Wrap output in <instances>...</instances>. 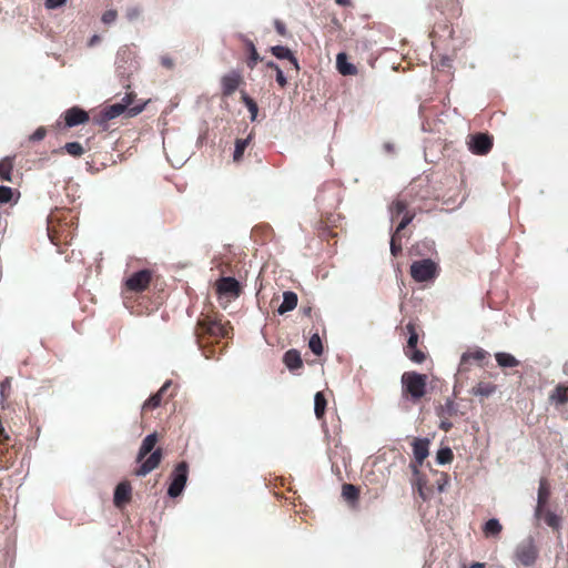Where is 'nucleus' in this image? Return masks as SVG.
<instances>
[{
    "mask_svg": "<svg viewBox=\"0 0 568 568\" xmlns=\"http://www.w3.org/2000/svg\"><path fill=\"white\" fill-rule=\"evenodd\" d=\"M544 514V518H545V523L551 527L552 529H559L560 528V518L552 511L550 510H547V511H542Z\"/></svg>",
    "mask_w": 568,
    "mask_h": 568,
    "instance_id": "nucleus-36",
    "label": "nucleus"
},
{
    "mask_svg": "<svg viewBox=\"0 0 568 568\" xmlns=\"http://www.w3.org/2000/svg\"><path fill=\"white\" fill-rule=\"evenodd\" d=\"M469 568H485V564L483 562H473Z\"/></svg>",
    "mask_w": 568,
    "mask_h": 568,
    "instance_id": "nucleus-56",
    "label": "nucleus"
},
{
    "mask_svg": "<svg viewBox=\"0 0 568 568\" xmlns=\"http://www.w3.org/2000/svg\"><path fill=\"white\" fill-rule=\"evenodd\" d=\"M88 121H89L88 113L80 108L73 106L65 112V125L69 128H73L79 124H83Z\"/></svg>",
    "mask_w": 568,
    "mask_h": 568,
    "instance_id": "nucleus-10",
    "label": "nucleus"
},
{
    "mask_svg": "<svg viewBox=\"0 0 568 568\" xmlns=\"http://www.w3.org/2000/svg\"><path fill=\"white\" fill-rule=\"evenodd\" d=\"M336 67L343 75H353L357 72L356 67L348 62L347 55L344 52L337 54Z\"/></svg>",
    "mask_w": 568,
    "mask_h": 568,
    "instance_id": "nucleus-17",
    "label": "nucleus"
},
{
    "mask_svg": "<svg viewBox=\"0 0 568 568\" xmlns=\"http://www.w3.org/2000/svg\"><path fill=\"white\" fill-rule=\"evenodd\" d=\"M156 442L158 436L155 433L148 435L143 439L139 449L138 462H141L148 454H150L154 449Z\"/></svg>",
    "mask_w": 568,
    "mask_h": 568,
    "instance_id": "nucleus-18",
    "label": "nucleus"
},
{
    "mask_svg": "<svg viewBox=\"0 0 568 568\" xmlns=\"http://www.w3.org/2000/svg\"><path fill=\"white\" fill-rule=\"evenodd\" d=\"M297 295L294 292H284L283 302L277 308L278 314L283 315L287 312L293 311L297 305Z\"/></svg>",
    "mask_w": 568,
    "mask_h": 568,
    "instance_id": "nucleus-15",
    "label": "nucleus"
},
{
    "mask_svg": "<svg viewBox=\"0 0 568 568\" xmlns=\"http://www.w3.org/2000/svg\"><path fill=\"white\" fill-rule=\"evenodd\" d=\"M63 149L65 152L72 156H81L84 153V149L79 142H69L65 143Z\"/></svg>",
    "mask_w": 568,
    "mask_h": 568,
    "instance_id": "nucleus-34",
    "label": "nucleus"
},
{
    "mask_svg": "<svg viewBox=\"0 0 568 568\" xmlns=\"http://www.w3.org/2000/svg\"><path fill=\"white\" fill-rule=\"evenodd\" d=\"M266 67H267V68H270V69H273V70H275V71H276L277 69H280V67H278L275 62H273V61H267V62H266Z\"/></svg>",
    "mask_w": 568,
    "mask_h": 568,
    "instance_id": "nucleus-55",
    "label": "nucleus"
},
{
    "mask_svg": "<svg viewBox=\"0 0 568 568\" xmlns=\"http://www.w3.org/2000/svg\"><path fill=\"white\" fill-rule=\"evenodd\" d=\"M413 219H414V214H409V213L406 212L404 217L402 219V221L397 225V227H396L394 233H396L398 235L399 232L403 231L413 221Z\"/></svg>",
    "mask_w": 568,
    "mask_h": 568,
    "instance_id": "nucleus-42",
    "label": "nucleus"
},
{
    "mask_svg": "<svg viewBox=\"0 0 568 568\" xmlns=\"http://www.w3.org/2000/svg\"><path fill=\"white\" fill-rule=\"evenodd\" d=\"M284 363L288 369H297L303 365L300 352L296 349H290L284 354Z\"/></svg>",
    "mask_w": 568,
    "mask_h": 568,
    "instance_id": "nucleus-19",
    "label": "nucleus"
},
{
    "mask_svg": "<svg viewBox=\"0 0 568 568\" xmlns=\"http://www.w3.org/2000/svg\"><path fill=\"white\" fill-rule=\"evenodd\" d=\"M468 145L474 154L484 155L490 151L493 141L487 134L478 133L470 136Z\"/></svg>",
    "mask_w": 568,
    "mask_h": 568,
    "instance_id": "nucleus-5",
    "label": "nucleus"
},
{
    "mask_svg": "<svg viewBox=\"0 0 568 568\" xmlns=\"http://www.w3.org/2000/svg\"><path fill=\"white\" fill-rule=\"evenodd\" d=\"M429 439L427 438H416L413 442V454L416 463L418 465H423L424 460L427 458L429 454Z\"/></svg>",
    "mask_w": 568,
    "mask_h": 568,
    "instance_id": "nucleus-11",
    "label": "nucleus"
},
{
    "mask_svg": "<svg viewBox=\"0 0 568 568\" xmlns=\"http://www.w3.org/2000/svg\"><path fill=\"white\" fill-rule=\"evenodd\" d=\"M216 290L221 295H229L232 297H239L241 294V287L239 282L234 277H222L216 282Z\"/></svg>",
    "mask_w": 568,
    "mask_h": 568,
    "instance_id": "nucleus-7",
    "label": "nucleus"
},
{
    "mask_svg": "<svg viewBox=\"0 0 568 568\" xmlns=\"http://www.w3.org/2000/svg\"><path fill=\"white\" fill-rule=\"evenodd\" d=\"M550 496V486L546 478L539 480L537 506L535 508V517L539 519L542 516L544 508Z\"/></svg>",
    "mask_w": 568,
    "mask_h": 568,
    "instance_id": "nucleus-8",
    "label": "nucleus"
},
{
    "mask_svg": "<svg viewBox=\"0 0 568 568\" xmlns=\"http://www.w3.org/2000/svg\"><path fill=\"white\" fill-rule=\"evenodd\" d=\"M276 82L282 87L284 88L287 83V80L283 73V71L280 69L276 70Z\"/></svg>",
    "mask_w": 568,
    "mask_h": 568,
    "instance_id": "nucleus-49",
    "label": "nucleus"
},
{
    "mask_svg": "<svg viewBox=\"0 0 568 568\" xmlns=\"http://www.w3.org/2000/svg\"><path fill=\"white\" fill-rule=\"evenodd\" d=\"M242 101L244 102L245 106L247 108L251 114V121H255L258 113L256 102L252 98H250L245 92H242Z\"/></svg>",
    "mask_w": 568,
    "mask_h": 568,
    "instance_id": "nucleus-29",
    "label": "nucleus"
},
{
    "mask_svg": "<svg viewBox=\"0 0 568 568\" xmlns=\"http://www.w3.org/2000/svg\"><path fill=\"white\" fill-rule=\"evenodd\" d=\"M170 386V382H166L162 387L161 389L154 394L153 396H151L144 404V408H155L160 405L161 403V399H162V395L163 393L166 390V388Z\"/></svg>",
    "mask_w": 568,
    "mask_h": 568,
    "instance_id": "nucleus-26",
    "label": "nucleus"
},
{
    "mask_svg": "<svg viewBox=\"0 0 568 568\" xmlns=\"http://www.w3.org/2000/svg\"><path fill=\"white\" fill-rule=\"evenodd\" d=\"M134 98L135 94L133 92H129L122 98L121 102H119L120 104H125V113L129 118L136 116L144 110L145 106V103L131 106Z\"/></svg>",
    "mask_w": 568,
    "mask_h": 568,
    "instance_id": "nucleus-14",
    "label": "nucleus"
},
{
    "mask_svg": "<svg viewBox=\"0 0 568 568\" xmlns=\"http://www.w3.org/2000/svg\"><path fill=\"white\" fill-rule=\"evenodd\" d=\"M414 473H415L416 475H418V474H419V471H418L417 467H414Z\"/></svg>",
    "mask_w": 568,
    "mask_h": 568,
    "instance_id": "nucleus-60",
    "label": "nucleus"
},
{
    "mask_svg": "<svg viewBox=\"0 0 568 568\" xmlns=\"http://www.w3.org/2000/svg\"><path fill=\"white\" fill-rule=\"evenodd\" d=\"M161 63H162L163 67H165L168 69H171L173 67V61L169 57H162Z\"/></svg>",
    "mask_w": 568,
    "mask_h": 568,
    "instance_id": "nucleus-51",
    "label": "nucleus"
},
{
    "mask_svg": "<svg viewBox=\"0 0 568 568\" xmlns=\"http://www.w3.org/2000/svg\"><path fill=\"white\" fill-rule=\"evenodd\" d=\"M47 134V130L44 128H38L31 135H30V140L31 141H41L42 139H44Z\"/></svg>",
    "mask_w": 568,
    "mask_h": 568,
    "instance_id": "nucleus-46",
    "label": "nucleus"
},
{
    "mask_svg": "<svg viewBox=\"0 0 568 568\" xmlns=\"http://www.w3.org/2000/svg\"><path fill=\"white\" fill-rule=\"evenodd\" d=\"M303 313H304L305 315H310V313H311V307L304 308V310H303Z\"/></svg>",
    "mask_w": 568,
    "mask_h": 568,
    "instance_id": "nucleus-59",
    "label": "nucleus"
},
{
    "mask_svg": "<svg viewBox=\"0 0 568 568\" xmlns=\"http://www.w3.org/2000/svg\"><path fill=\"white\" fill-rule=\"evenodd\" d=\"M118 13L115 10H108L102 16V22L105 24H111L116 20Z\"/></svg>",
    "mask_w": 568,
    "mask_h": 568,
    "instance_id": "nucleus-45",
    "label": "nucleus"
},
{
    "mask_svg": "<svg viewBox=\"0 0 568 568\" xmlns=\"http://www.w3.org/2000/svg\"><path fill=\"white\" fill-rule=\"evenodd\" d=\"M12 162L9 158L0 161V179L11 181Z\"/></svg>",
    "mask_w": 568,
    "mask_h": 568,
    "instance_id": "nucleus-30",
    "label": "nucleus"
},
{
    "mask_svg": "<svg viewBox=\"0 0 568 568\" xmlns=\"http://www.w3.org/2000/svg\"><path fill=\"white\" fill-rule=\"evenodd\" d=\"M342 496L348 501H354L358 497V489L352 484H344L342 487Z\"/></svg>",
    "mask_w": 568,
    "mask_h": 568,
    "instance_id": "nucleus-31",
    "label": "nucleus"
},
{
    "mask_svg": "<svg viewBox=\"0 0 568 568\" xmlns=\"http://www.w3.org/2000/svg\"><path fill=\"white\" fill-rule=\"evenodd\" d=\"M439 427L445 430V432H448L452 427H453V424L448 420H442Z\"/></svg>",
    "mask_w": 568,
    "mask_h": 568,
    "instance_id": "nucleus-52",
    "label": "nucleus"
},
{
    "mask_svg": "<svg viewBox=\"0 0 568 568\" xmlns=\"http://www.w3.org/2000/svg\"><path fill=\"white\" fill-rule=\"evenodd\" d=\"M199 325L204 333L211 335H224L222 325L215 321H202Z\"/></svg>",
    "mask_w": 568,
    "mask_h": 568,
    "instance_id": "nucleus-22",
    "label": "nucleus"
},
{
    "mask_svg": "<svg viewBox=\"0 0 568 568\" xmlns=\"http://www.w3.org/2000/svg\"><path fill=\"white\" fill-rule=\"evenodd\" d=\"M488 353L483 348H477L474 352L464 353L462 356V364L466 363L468 359L473 358L475 361H481L486 358Z\"/></svg>",
    "mask_w": 568,
    "mask_h": 568,
    "instance_id": "nucleus-35",
    "label": "nucleus"
},
{
    "mask_svg": "<svg viewBox=\"0 0 568 568\" xmlns=\"http://www.w3.org/2000/svg\"><path fill=\"white\" fill-rule=\"evenodd\" d=\"M496 389H497L496 385H494L491 383L480 382L471 389V394L474 396L487 398V397L491 396L496 392Z\"/></svg>",
    "mask_w": 568,
    "mask_h": 568,
    "instance_id": "nucleus-20",
    "label": "nucleus"
},
{
    "mask_svg": "<svg viewBox=\"0 0 568 568\" xmlns=\"http://www.w3.org/2000/svg\"><path fill=\"white\" fill-rule=\"evenodd\" d=\"M397 240H398V235L396 233H393L392 239H390V253L394 256H397L398 253H400V251H402V245L397 244Z\"/></svg>",
    "mask_w": 568,
    "mask_h": 568,
    "instance_id": "nucleus-44",
    "label": "nucleus"
},
{
    "mask_svg": "<svg viewBox=\"0 0 568 568\" xmlns=\"http://www.w3.org/2000/svg\"><path fill=\"white\" fill-rule=\"evenodd\" d=\"M65 2L67 0H45V7L48 9H57L63 6Z\"/></svg>",
    "mask_w": 568,
    "mask_h": 568,
    "instance_id": "nucleus-48",
    "label": "nucleus"
},
{
    "mask_svg": "<svg viewBox=\"0 0 568 568\" xmlns=\"http://www.w3.org/2000/svg\"><path fill=\"white\" fill-rule=\"evenodd\" d=\"M406 328L409 332V337H408V341H407V348L408 349H414L417 346L418 335L415 332V328H414L413 324H407Z\"/></svg>",
    "mask_w": 568,
    "mask_h": 568,
    "instance_id": "nucleus-39",
    "label": "nucleus"
},
{
    "mask_svg": "<svg viewBox=\"0 0 568 568\" xmlns=\"http://www.w3.org/2000/svg\"><path fill=\"white\" fill-rule=\"evenodd\" d=\"M271 52L277 59H287L295 70L300 69L297 59L293 55L292 51L288 48L283 45H274L271 48Z\"/></svg>",
    "mask_w": 568,
    "mask_h": 568,
    "instance_id": "nucleus-16",
    "label": "nucleus"
},
{
    "mask_svg": "<svg viewBox=\"0 0 568 568\" xmlns=\"http://www.w3.org/2000/svg\"><path fill=\"white\" fill-rule=\"evenodd\" d=\"M516 558L521 565L529 567L535 564L537 558V548L531 537L523 540L516 548Z\"/></svg>",
    "mask_w": 568,
    "mask_h": 568,
    "instance_id": "nucleus-4",
    "label": "nucleus"
},
{
    "mask_svg": "<svg viewBox=\"0 0 568 568\" xmlns=\"http://www.w3.org/2000/svg\"><path fill=\"white\" fill-rule=\"evenodd\" d=\"M12 199V189L0 185V204L8 203Z\"/></svg>",
    "mask_w": 568,
    "mask_h": 568,
    "instance_id": "nucleus-41",
    "label": "nucleus"
},
{
    "mask_svg": "<svg viewBox=\"0 0 568 568\" xmlns=\"http://www.w3.org/2000/svg\"><path fill=\"white\" fill-rule=\"evenodd\" d=\"M275 30L284 36L286 33V28L283 22L280 20H275L274 22Z\"/></svg>",
    "mask_w": 568,
    "mask_h": 568,
    "instance_id": "nucleus-50",
    "label": "nucleus"
},
{
    "mask_svg": "<svg viewBox=\"0 0 568 568\" xmlns=\"http://www.w3.org/2000/svg\"><path fill=\"white\" fill-rule=\"evenodd\" d=\"M124 112L125 104L114 103L104 108V110L102 111V115L104 120H113Z\"/></svg>",
    "mask_w": 568,
    "mask_h": 568,
    "instance_id": "nucleus-21",
    "label": "nucleus"
},
{
    "mask_svg": "<svg viewBox=\"0 0 568 568\" xmlns=\"http://www.w3.org/2000/svg\"><path fill=\"white\" fill-rule=\"evenodd\" d=\"M389 211L392 220H394L395 216H398L406 211V203L397 200L390 205Z\"/></svg>",
    "mask_w": 568,
    "mask_h": 568,
    "instance_id": "nucleus-38",
    "label": "nucleus"
},
{
    "mask_svg": "<svg viewBox=\"0 0 568 568\" xmlns=\"http://www.w3.org/2000/svg\"><path fill=\"white\" fill-rule=\"evenodd\" d=\"M417 486H418V493H419L420 497H422L423 499H426V496L424 495V491H423V483H422V479H418V480H417Z\"/></svg>",
    "mask_w": 568,
    "mask_h": 568,
    "instance_id": "nucleus-54",
    "label": "nucleus"
},
{
    "mask_svg": "<svg viewBox=\"0 0 568 568\" xmlns=\"http://www.w3.org/2000/svg\"><path fill=\"white\" fill-rule=\"evenodd\" d=\"M131 497V486L129 483L123 481L120 483L114 490L113 501L116 507H121L123 504L128 503Z\"/></svg>",
    "mask_w": 568,
    "mask_h": 568,
    "instance_id": "nucleus-13",
    "label": "nucleus"
},
{
    "mask_svg": "<svg viewBox=\"0 0 568 568\" xmlns=\"http://www.w3.org/2000/svg\"><path fill=\"white\" fill-rule=\"evenodd\" d=\"M151 281V272L148 270H141L132 274L125 282L126 287L130 291L141 292L149 285Z\"/></svg>",
    "mask_w": 568,
    "mask_h": 568,
    "instance_id": "nucleus-6",
    "label": "nucleus"
},
{
    "mask_svg": "<svg viewBox=\"0 0 568 568\" xmlns=\"http://www.w3.org/2000/svg\"><path fill=\"white\" fill-rule=\"evenodd\" d=\"M97 41H99V37L98 36H93L90 40V45H93Z\"/></svg>",
    "mask_w": 568,
    "mask_h": 568,
    "instance_id": "nucleus-58",
    "label": "nucleus"
},
{
    "mask_svg": "<svg viewBox=\"0 0 568 568\" xmlns=\"http://www.w3.org/2000/svg\"><path fill=\"white\" fill-rule=\"evenodd\" d=\"M445 409L448 412V414H453L455 410L454 403L452 400H447L445 405Z\"/></svg>",
    "mask_w": 568,
    "mask_h": 568,
    "instance_id": "nucleus-53",
    "label": "nucleus"
},
{
    "mask_svg": "<svg viewBox=\"0 0 568 568\" xmlns=\"http://www.w3.org/2000/svg\"><path fill=\"white\" fill-rule=\"evenodd\" d=\"M250 138H251V135L246 139L236 140L235 150H234V154H233L234 161H239L242 158L246 146L248 145Z\"/></svg>",
    "mask_w": 568,
    "mask_h": 568,
    "instance_id": "nucleus-33",
    "label": "nucleus"
},
{
    "mask_svg": "<svg viewBox=\"0 0 568 568\" xmlns=\"http://www.w3.org/2000/svg\"><path fill=\"white\" fill-rule=\"evenodd\" d=\"M437 264L430 258L415 261L410 265V275L419 283L434 280L437 275Z\"/></svg>",
    "mask_w": 568,
    "mask_h": 568,
    "instance_id": "nucleus-2",
    "label": "nucleus"
},
{
    "mask_svg": "<svg viewBox=\"0 0 568 568\" xmlns=\"http://www.w3.org/2000/svg\"><path fill=\"white\" fill-rule=\"evenodd\" d=\"M550 400L558 404L564 405L568 402V387L558 385L555 390L550 395Z\"/></svg>",
    "mask_w": 568,
    "mask_h": 568,
    "instance_id": "nucleus-23",
    "label": "nucleus"
},
{
    "mask_svg": "<svg viewBox=\"0 0 568 568\" xmlns=\"http://www.w3.org/2000/svg\"><path fill=\"white\" fill-rule=\"evenodd\" d=\"M326 399L323 393L317 392L314 396V413L315 416L321 419L325 414Z\"/></svg>",
    "mask_w": 568,
    "mask_h": 568,
    "instance_id": "nucleus-25",
    "label": "nucleus"
},
{
    "mask_svg": "<svg viewBox=\"0 0 568 568\" xmlns=\"http://www.w3.org/2000/svg\"><path fill=\"white\" fill-rule=\"evenodd\" d=\"M246 45H247V49H248V52H250V58L247 60V67L250 69H254L256 63L258 61H262V58L257 53L256 48H255L254 43L251 40H246Z\"/></svg>",
    "mask_w": 568,
    "mask_h": 568,
    "instance_id": "nucleus-28",
    "label": "nucleus"
},
{
    "mask_svg": "<svg viewBox=\"0 0 568 568\" xmlns=\"http://www.w3.org/2000/svg\"><path fill=\"white\" fill-rule=\"evenodd\" d=\"M162 458L161 449H155L152 454L142 463V465L136 469L135 475L140 477L146 476L153 469H155Z\"/></svg>",
    "mask_w": 568,
    "mask_h": 568,
    "instance_id": "nucleus-9",
    "label": "nucleus"
},
{
    "mask_svg": "<svg viewBox=\"0 0 568 568\" xmlns=\"http://www.w3.org/2000/svg\"><path fill=\"white\" fill-rule=\"evenodd\" d=\"M336 3L341 6H348L351 3V0H336Z\"/></svg>",
    "mask_w": 568,
    "mask_h": 568,
    "instance_id": "nucleus-57",
    "label": "nucleus"
},
{
    "mask_svg": "<svg viewBox=\"0 0 568 568\" xmlns=\"http://www.w3.org/2000/svg\"><path fill=\"white\" fill-rule=\"evenodd\" d=\"M410 351H412V353H408L407 355L409 356V358L413 362H415L417 364H420V363H423L425 361V354L422 351H419L417 348H414V349H410Z\"/></svg>",
    "mask_w": 568,
    "mask_h": 568,
    "instance_id": "nucleus-43",
    "label": "nucleus"
},
{
    "mask_svg": "<svg viewBox=\"0 0 568 568\" xmlns=\"http://www.w3.org/2000/svg\"><path fill=\"white\" fill-rule=\"evenodd\" d=\"M141 16V9L138 6H132L126 8L125 17L129 21L133 22L138 20Z\"/></svg>",
    "mask_w": 568,
    "mask_h": 568,
    "instance_id": "nucleus-40",
    "label": "nucleus"
},
{
    "mask_svg": "<svg viewBox=\"0 0 568 568\" xmlns=\"http://www.w3.org/2000/svg\"><path fill=\"white\" fill-rule=\"evenodd\" d=\"M439 490H440V491H442V490H444V485H440V486H439Z\"/></svg>",
    "mask_w": 568,
    "mask_h": 568,
    "instance_id": "nucleus-61",
    "label": "nucleus"
},
{
    "mask_svg": "<svg viewBox=\"0 0 568 568\" xmlns=\"http://www.w3.org/2000/svg\"><path fill=\"white\" fill-rule=\"evenodd\" d=\"M241 82L240 73L232 71L222 78V91L224 95H231L235 92Z\"/></svg>",
    "mask_w": 568,
    "mask_h": 568,
    "instance_id": "nucleus-12",
    "label": "nucleus"
},
{
    "mask_svg": "<svg viewBox=\"0 0 568 568\" xmlns=\"http://www.w3.org/2000/svg\"><path fill=\"white\" fill-rule=\"evenodd\" d=\"M10 387H11V378L7 377L0 385V389H1V395L3 397L8 396V392L10 390Z\"/></svg>",
    "mask_w": 568,
    "mask_h": 568,
    "instance_id": "nucleus-47",
    "label": "nucleus"
},
{
    "mask_svg": "<svg viewBox=\"0 0 568 568\" xmlns=\"http://www.w3.org/2000/svg\"><path fill=\"white\" fill-rule=\"evenodd\" d=\"M171 477L172 481L169 486L168 495L175 498L182 494L185 487L187 480V464L185 462L178 464Z\"/></svg>",
    "mask_w": 568,
    "mask_h": 568,
    "instance_id": "nucleus-3",
    "label": "nucleus"
},
{
    "mask_svg": "<svg viewBox=\"0 0 568 568\" xmlns=\"http://www.w3.org/2000/svg\"><path fill=\"white\" fill-rule=\"evenodd\" d=\"M308 346L315 355H321L323 353V345L318 334L311 336Z\"/></svg>",
    "mask_w": 568,
    "mask_h": 568,
    "instance_id": "nucleus-37",
    "label": "nucleus"
},
{
    "mask_svg": "<svg viewBox=\"0 0 568 568\" xmlns=\"http://www.w3.org/2000/svg\"><path fill=\"white\" fill-rule=\"evenodd\" d=\"M453 457L454 455L452 449L449 447H444L437 452L436 460L439 465H445L450 463L453 460Z\"/></svg>",
    "mask_w": 568,
    "mask_h": 568,
    "instance_id": "nucleus-32",
    "label": "nucleus"
},
{
    "mask_svg": "<svg viewBox=\"0 0 568 568\" xmlns=\"http://www.w3.org/2000/svg\"><path fill=\"white\" fill-rule=\"evenodd\" d=\"M501 529L503 526L496 518L489 519L484 526V532L486 534V536H496L501 531Z\"/></svg>",
    "mask_w": 568,
    "mask_h": 568,
    "instance_id": "nucleus-27",
    "label": "nucleus"
},
{
    "mask_svg": "<svg viewBox=\"0 0 568 568\" xmlns=\"http://www.w3.org/2000/svg\"><path fill=\"white\" fill-rule=\"evenodd\" d=\"M427 376L416 372H406L402 375L403 390L414 400L420 399L426 393Z\"/></svg>",
    "mask_w": 568,
    "mask_h": 568,
    "instance_id": "nucleus-1",
    "label": "nucleus"
},
{
    "mask_svg": "<svg viewBox=\"0 0 568 568\" xmlns=\"http://www.w3.org/2000/svg\"><path fill=\"white\" fill-rule=\"evenodd\" d=\"M495 357L500 367H515L519 364V362L508 353H496Z\"/></svg>",
    "mask_w": 568,
    "mask_h": 568,
    "instance_id": "nucleus-24",
    "label": "nucleus"
}]
</instances>
